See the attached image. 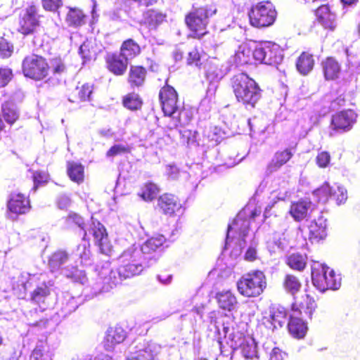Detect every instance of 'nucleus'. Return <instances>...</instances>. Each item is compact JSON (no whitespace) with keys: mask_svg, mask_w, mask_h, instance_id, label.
I'll return each mask as SVG.
<instances>
[{"mask_svg":"<svg viewBox=\"0 0 360 360\" xmlns=\"http://www.w3.org/2000/svg\"><path fill=\"white\" fill-rule=\"evenodd\" d=\"M125 260L119 259V266L113 270L108 266H103L98 274V285H101L99 292H108L121 283L122 281L139 275L145 268L144 264H129L127 257Z\"/></svg>","mask_w":360,"mask_h":360,"instance_id":"obj_1","label":"nucleus"},{"mask_svg":"<svg viewBox=\"0 0 360 360\" xmlns=\"http://www.w3.org/2000/svg\"><path fill=\"white\" fill-rule=\"evenodd\" d=\"M255 215V212L245 209L240 211L233 223L229 225L225 248H227L231 243L234 242L235 247L231 252L232 255H240L247 245V239L251 238L249 236V227L250 220L253 219Z\"/></svg>","mask_w":360,"mask_h":360,"instance_id":"obj_2","label":"nucleus"},{"mask_svg":"<svg viewBox=\"0 0 360 360\" xmlns=\"http://www.w3.org/2000/svg\"><path fill=\"white\" fill-rule=\"evenodd\" d=\"M232 88L237 101L246 108H253L262 97V90L256 82L245 73L232 78Z\"/></svg>","mask_w":360,"mask_h":360,"instance_id":"obj_3","label":"nucleus"},{"mask_svg":"<svg viewBox=\"0 0 360 360\" xmlns=\"http://www.w3.org/2000/svg\"><path fill=\"white\" fill-rule=\"evenodd\" d=\"M266 278L261 271H255L246 274L238 281V292L246 297L259 295L266 288Z\"/></svg>","mask_w":360,"mask_h":360,"instance_id":"obj_4","label":"nucleus"},{"mask_svg":"<svg viewBox=\"0 0 360 360\" xmlns=\"http://www.w3.org/2000/svg\"><path fill=\"white\" fill-rule=\"evenodd\" d=\"M276 11L270 1H262L253 6L248 13L250 24L255 27L271 25L276 18Z\"/></svg>","mask_w":360,"mask_h":360,"instance_id":"obj_5","label":"nucleus"},{"mask_svg":"<svg viewBox=\"0 0 360 360\" xmlns=\"http://www.w3.org/2000/svg\"><path fill=\"white\" fill-rule=\"evenodd\" d=\"M254 59L259 63L277 65L283 58V51L280 46L271 41H264L257 45L252 51Z\"/></svg>","mask_w":360,"mask_h":360,"instance_id":"obj_6","label":"nucleus"},{"mask_svg":"<svg viewBox=\"0 0 360 360\" xmlns=\"http://www.w3.org/2000/svg\"><path fill=\"white\" fill-rule=\"evenodd\" d=\"M216 13L207 7L193 8L185 18L188 27L194 32L195 37L200 38L206 32L204 30L208 23V18Z\"/></svg>","mask_w":360,"mask_h":360,"instance_id":"obj_7","label":"nucleus"},{"mask_svg":"<svg viewBox=\"0 0 360 360\" xmlns=\"http://www.w3.org/2000/svg\"><path fill=\"white\" fill-rule=\"evenodd\" d=\"M22 66L24 75L35 80L42 79L48 75L47 63L44 58L37 55L25 57Z\"/></svg>","mask_w":360,"mask_h":360,"instance_id":"obj_8","label":"nucleus"},{"mask_svg":"<svg viewBox=\"0 0 360 360\" xmlns=\"http://www.w3.org/2000/svg\"><path fill=\"white\" fill-rule=\"evenodd\" d=\"M162 109L165 115L176 117L180 107L177 104V94L175 89L169 85L163 86L159 94Z\"/></svg>","mask_w":360,"mask_h":360,"instance_id":"obj_9","label":"nucleus"},{"mask_svg":"<svg viewBox=\"0 0 360 360\" xmlns=\"http://www.w3.org/2000/svg\"><path fill=\"white\" fill-rule=\"evenodd\" d=\"M165 238L162 235H158L148 239L139 249L141 250V254L148 262L150 265L155 263L158 259L157 252L161 250Z\"/></svg>","mask_w":360,"mask_h":360,"instance_id":"obj_10","label":"nucleus"},{"mask_svg":"<svg viewBox=\"0 0 360 360\" xmlns=\"http://www.w3.org/2000/svg\"><path fill=\"white\" fill-rule=\"evenodd\" d=\"M89 232L93 235L95 243L99 247L101 252L105 255H109L111 252V245L103 225L99 221H93Z\"/></svg>","mask_w":360,"mask_h":360,"instance_id":"obj_11","label":"nucleus"},{"mask_svg":"<svg viewBox=\"0 0 360 360\" xmlns=\"http://www.w3.org/2000/svg\"><path fill=\"white\" fill-rule=\"evenodd\" d=\"M356 118V113L352 110L341 111L333 116L331 126L335 130L348 131Z\"/></svg>","mask_w":360,"mask_h":360,"instance_id":"obj_12","label":"nucleus"},{"mask_svg":"<svg viewBox=\"0 0 360 360\" xmlns=\"http://www.w3.org/2000/svg\"><path fill=\"white\" fill-rule=\"evenodd\" d=\"M105 60L110 72L117 76L123 75L125 73L129 60L120 53H108Z\"/></svg>","mask_w":360,"mask_h":360,"instance_id":"obj_13","label":"nucleus"},{"mask_svg":"<svg viewBox=\"0 0 360 360\" xmlns=\"http://www.w3.org/2000/svg\"><path fill=\"white\" fill-rule=\"evenodd\" d=\"M18 31L24 35L32 34L38 25L37 8L35 6L28 7L20 20Z\"/></svg>","mask_w":360,"mask_h":360,"instance_id":"obj_14","label":"nucleus"},{"mask_svg":"<svg viewBox=\"0 0 360 360\" xmlns=\"http://www.w3.org/2000/svg\"><path fill=\"white\" fill-rule=\"evenodd\" d=\"M157 346L152 342H139L131 348L127 360H149L153 358Z\"/></svg>","mask_w":360,"mask_h":360,"instance_id":"obj_15","label":"nucleus"},{"mask_svg":"<svg viewBox=\"0 0 360 360\" xmlns=\"http://www.w3.org/2000/svg\"><path fill=\"white\" fill-rule=\"evenodd\" d=\"M44 277L45 275H40V282L31 293V300L34 302H44L45 299L50 295L54 286V281L53 280L46 281Z\"/></svg>","mask_w":360,"mask_h":360,"instance_id":"obj_16","label":"nucleus"},{"mask_svg":"<svg viewBox=\"0 0 360 360\" xmlns=\"http://www.w3.org/2000/svg\"><path fill=\"white\" fill-rule=\"evenodd\" d=\"M329 270V267L314 262L311 266V280L314 285L320 291L324 292L327 290V281L326 278Z\"/></svg>","mask_w":360,"mask_h":360,"instance_id":"obj_17","label":"nucleus"},{"mask_svg":"<svg viewBox=\"0 0 360 360\" xmlns=\"http://www.w3.org/2000/svg\"><path fill=\"white\" fill-rule=\"evenodd\" d=\"M316 20L325 29L333 30L337 26L336 15L328 5H322L316 11Z\"/></svg>","mask_w":360,"mask_h":360,"instance_id":"obj_18","label":"nucleus"},{"mask_svg":"<svg viewBox=\"0 0 360 360\" xmlns=\"http://www.w3.org/2000/svg\"><path fill=\"white\" fill-rule=\"evenodd\" d=\"M158 207L162 213L172 215L181 208V205L176 196L165 193L159 197Z\"/></svg>","mask_w":360,"mask_h":360,"instance_id":"obj_19","label":"nucleus"},{"mask_svg":"<svg viewBox=\"0 0 360 360\" xmlns=\"http://www.w3.org/2000/svg\"><path fill=\"white\" fill-rule=\"evenodd\" d=\"M8 208L13 214H22L27 213L30 208V202L21 193H11L8 202Z\"/></svg>","mask_w":360,"mask_h":360,"instance_id":"obj_20","label":"nucleus"},{"mask_svg":"<svg viewBox=\"0 0 360 360\" xmlns=\"http://www.w3.org/2000/svg\"><path fill=\"white\" fill-rule=\"evenodd\" d=\"M326 219L321 214L317 219L312 220L309 225L311 238L317 240H322L326 236Z\"/></svg>","mask_w":360,"mask_h":360,"instance_id":"obj_21","label":"nucleus"},{"mask_svg":"<svg viewBox=\"0 0 360 360\" xmlns=\"http://www.w3.org/2000/svg\"><path fill=\"white\" fill-rule=\"evenodd\" d=\"M126 338L127 333L122 327L118 326L110 327L106 332L105 347L110 349L115 345L122 342Z\"/></svg>","mask_w":360,"mask_h":360,"instance_id":"obj_22","label":"nucleus"},{"mask_svg":"<svg viewBox=\"0 0 360 360\" xmlns=\"http://www.w3.org/2000/svg\"><path fill=\"white\" fill-rule=\"evenodd\" d=\"M312 203L307 200H301L291 205L290 214L296 221H301L307 217L308 212L312 211Z\"/></svg>","mask_w":360,"mask_h":360,"instance_id":"obj_23","label":"nucleus"},{"mask_svg":"<svg viewBox=\"0 0 360 360\" xmlns=\"http://www.w3.org/2000/svg\"><path fill=\"white\" fill-rule=\"evenodd\" d=\"M127 257L129 264H144V266H150V264L144 258L141 254V250L139 249V247L135 245H131L127 250H124L120 255L118 259L125 260Z\"/></svg>","mask_w":360,"mask_h":360,"instance_id":"obj_24","label":"nucleus"},{"mask_svg":"<svg viewBox=\"0 0 360 360\" xmlns=\"http://www.w3.org/2000/svg\"><path fill=\"white\" fill-rule=\"evenodd\" d=\"M288 327L290 333L297 339L303 338L308 330L307 323L300 316H290Z\"/></svg>","mask_w":360,"mask_h":360,"instance_id":"obj_25","label":"nucleus"},{"mask_svg":"<svg viewBox=\"0 0 360 360\" xmlns=\"http://www.w3.org/2000/svg\"><path fill=\"white\" fill-rule=\"evenodd\" d=\"M146 76V70L142 66L132 65L128 76V82L132 87L143 85Z\"/></svg>","mask_w":360,"mask_h":360,"instance_id":"obj_26","label":"nucleus"},{"mask_svg":"<svg viewBox=\"0 0 360 360\" xmlns=\"http://www.w3.org/2000/svg\"><path fill=\"white\" fill-rule=\"evenodd\" d=\"M324 76L326 79L332 80L337 78L340 72V65L339 63L333 58H327L322 63Z\"/></svg>","mask_w":360,"mask_h":360,"instance_id":"obj_27","label":"nucleus"},{"mask_svg":"<svg viewBox=\"0 0 360 360\" xmlns=\"http://www.w3.org/2000/svg\"><path fill=\"white\" fill-rule=\"evenodd\" d=\"M292 156L289 150L277 152L271 162L269 164L266 172L269 174L278 170L282 165L285 164Z\"/></svg>","mask_w":360,"mask_h":360,"instance_id":"obj_28","label":"nucleus"},{"mask_svg":"<svg viewBox=\"0 0 360 360\" xmlns=\"http://www.w3.org/2000/svg\"><path fill=\"white\" fill-rule=\"evenodd\" d=\"M217 299L219 307L228 311H233L238 304L236 297L229 290L217 293Z\"/></svg>","mask_w":360,"mask_h":360,"instance_id":"obj_29","label":"nucleus"},{"mask_svg":"<svg viewBox=\"0 0 360 360\" xmlns=\"http://www.w3.org/2000/svg\"><path fill=\"white\" fill-rule=\"evenodd\" d=\"M70 257L66 251L58 250L55 252L49 260V266L51 271H56L62 268L69 261Z\"/></svg>","mask_w":360,"mask_h":360,"instance_id":"obj_30","label":"nucleus"},{"mask_svg":"<svg viewBox=\"0 0 360 360\" xmlns=\"http://www.w3.org/2000/svg\"><path fill=\"white\" fill-rule=\"evenodd\" d=\"M166 19V15L156 10H148L144 14V21L150 29H156Z\"/></svg>","mask_w":360,"mask_h":360,"instance_id":"obj_31","label":"nucleus"},{"mask_svg":"<svg viewBox=\"0 0 360 360\" xmlns=\"http://www.w3.org/2000/svg\"><path fill=\"white\" fill-rule=\"evenodd\" d=\"M30 360H52V354L49 349L46 341H39L32 352Z\"/></svg>","mask_w":360,"mask_h":360,"instance_id":"obj_32","label":"nucleus"},{"mask_svg":"<svg viewBox=\"0 0 360 360\" xmlns=\"http://www.w3.org/2000/svg\"><path fill=\"white\" fill-rule=\"evenodd\" d=\"M85 15L82 11L77 8H69L65 22L69 26L79 27L84 24Z\"/></svg>","mask_w":360,"mask_h":360,"instance_id":"obj_33","label":"nucleus"},{"mask_svg":"<svg viewBox=\"0 0 360 360\" xmlns=\"http://www.w3.org/2000/svg\"><path fill=\"white\" fill-rule=\"evenodd\" d=\"M68 174L70 179L78 184L84 181V167L82 164L76 162H68Z\"/></svg>","mask_w":360,"mask_h":360,"instance_id":"obj_34","label":"nucleus"},{"mask_svg":"<svg viewBox=\"0 0 360 360\" xmlns=\"http://www.w3.org/2000/svg\"><path fill=\"white\" fill-rule=\"evenodd\" d=\"M314 61L313 56L307 53H302L298 58L296 66L297 70L302 75L308 74L313 68Z\"/></svg>","mask_w":360,"mask_h":360,"instance_id":"obj_35","label":"nucleus"},{"mask_svg":"<svg viewBox=\"0 0 360 360\" xmlns=\"http://www.w3.org/2000/svg\"><path fill=\"white\" fill-rule=\"evenodd\" d=\"M140 53V47L134 40L128 39L125 41L120 49V53L124 56L128 60L134 58Z\"/></svg>","mask_w":360,"mask_h":360,"instance_id":"obj_36","label":"nucleus"},{"mask_svg":"<svg viewBox=\"0 0 360 360\" xmlns=\"http://www.w3.org/2000/svg\"><path fill=\"white\" fill-rule=\"evenodd\" d=\"M2 116L8 124H13L19 117L16 106L13 103L5 102L1 107Z\"/></svg>","mask_w":360,"mask_h":360,"instance_id":"obj_37","label":"nucleus"},{"mask_svg":"<svg viewBox=\"0 0 360 360\" xmlns=\"http://www.w3.org/2000/svg\"><path fill=\"white\" fill-rule=\"evenodd\" d=\"M248 338L243 330L233 328V332L228 337L227 344L235 350L243 345Z\"/></svg>","mask_w":360,"mask_h":360,"instance_id":"obj_38","label":"nucleus"},{"mask_svg":"<svg viewBox=\"0 0 360 360\" xmlns=\"http://www.w3.org/2000/svg\"><path fill=\"white\" fill-rule=\"evenodd\" d=\"M62 274L67 278H70L73 282L84 284L87 281L85 272L75 266H72L71 269L67 267L63 268Z\"/></svg>","mask_w":360,"mask_h":360,"instance_id":"obj_39","label":"nucleus"},{"mask_svg":"<svg viewBox=\"0 0 360 360\" xmlns=\"http://www.w3.org/2000/svg\"><path fill=\"white\" fill-rule=\"evenodd\" d=\"M288 265L295 270L302 271L307 264V257L299 253L292 254L287 259Z\"/></svg>","mask_w":360,"mask_h":360,"instance_id":"obj_40","label":"nucleus"},{"mask_svg":"<svg viewBox=\"0 0 360 360\" xmlns=\"http://www.w3.org/2000/svg\"><path fill=\"white\" fill-rule=\"evenodd\" d=\"M214 94L211 88H208L205 97L200 101L198 111L201 112H208L212 110L215 105Z\"/></svg>","mask_w":360,"mask_h":360,"instance_id":"obj_41","label":"nucleus"},{"mask_svg":"<svg viewBox=\"0 0 360 360\" xmlns=\"http://www.w3.org/2000/svg\"><path fill=\"white\" fill-rule=\"evenodd\" d=\"M301 285L300 281L296 276L291 274H287L285 276L283 281L284 288L291 295L297 293L300 290Z\"/></svg>","mask_w":360,"mask_h":360,"instance_id":"obj_42","label":"nucleus"},{"mask_svg":"<svg viewBox=\"0 0 360 360\" xmlns=\"http://www.w3.org/2000/svg\"><path fill=\"white\" fill-rule=\"evenodd\" d=\"M172 119L174 127H177L179 126H186L188 124V123L191 121L192 114L188 110H181L179 108L178 112L176 114V117H172Z\"/></svg>","mask_w":360,"mask_h":360,"instance_id":"obj_43","label":"nucleus"},{"mask_svg":"<svg viewBox=\"0 0 360 360\" xmlns=\"http://www.w3.org/2000/svg\"><path fill=\"white\" fill-rule=\"evenodd\" d=\"M206 76L208 80L210 82V86L214 91L217 89L216 82H219L224 76L223 72L221 70L216 67H210L206 72Z\"/></svg>","mask_w":360,"mask_h":360,"instance_id":"obj_44","label":"nucleus"},{"mask_svg":"<svg viewBox=\"0 0 360 360\" xmlns=\"http://www.w3.org/2000/svg\"><path fill=\"white\" fill-rule=\"evenodd\" d=\"M239 348L241 349L242 354L245 359H252L256 356V345L253 339L250 338H248L243 345Z\"/></svg>","mask_w":360,"mask_h":360,"instance_id":"obj_45","label":"nucleus"},{"mask_svg":"<svg viewBox=\"0 0 360 360\" xmlns=\"http://www.w3.org/2000/svg\"><path fill=\"white\" fill-rule=\"evenodd\" d=\"M314 195L319 198V202H326L329 197L332 195V188L328 183H324L320 188L314 191Z\"/></svg>","mask_w":360,"mask_h":360,"instance_id":"obj_46","label":"nucleus"},{"mask_svg":"<svg viewBox=\"0 0 360 360\" xmlns=\"http://www.w3.org/2000/svg\"><path fill=\"white\" fill-rule=\"evenodd\" d=\"M159 192L158 186L153 183L146 184L143 188L141 197L145 200H152Z\"/></svg>","mask_w":360,"mask_h":360,"instance_id":"obj_47","label":"nucleus"},{"mask_svg":"<svg viewBox=\"0 0 360 360\" xmlns=\"http://www.w3.org/2000/svg\"><path fill=\"white\" fill-rule=\"evenodd\" d=\"M326 281H327V290H338L341 285L340 275H336L333 269L328 270Z\"/></svg>","mask_w":360,"mask_h":360,"instance_id":"obj_48","label":"nucleus"},{"mask_svg":"<svg viewBox=\"0 0 360 360\" xmlns=\"http://www.w3.org/2000/svg\"><path fill=\"white\" fill-rule=\"evenodd\" d=\"M141 101L136 94H129L123 101L124 107L132 110L139 108L141 106Z\"/></svg>","mask_w":360,"mask_h":360,"instance_id":"obj_49","label":"nucleus"},{"mask_svg":"<svg viewBox=\"0 0 360 360\" xmlns=\"http://www.w3.org/2000/svg\"><path fill=\"white\" fill-rule=\"evenodd\" d=\"M316 304L314 301L307 300L305 304L302 303L300 308L296 307V304H292V309L295 311H297L299 314H304L306 315H311L314 312Z\"/></svg>","mask_w":360,"mask_h":360,"instance_id":"obj_50","label":"nucleus"},{"mask_svg":"<svg viewBox=\"0 0 360 360\" xmlns=\"http://www.w3.org/2000/svg\"><path fill=\"white\" fill-rule=\"evenodd\" d=\"M338 205L345 203L347 200V191L341 186H338L336 189H332V195Z\"/></svg>","mask_w":360,"mask_h":360,"instance_id":"obj_51","label":"nucleus"},{"mask_svg":"<svg viewBox=\"0 0 360 360\" xmlns=\"http://www.w3.org/2000/svg\"><path fill=\"white\" fill-rule=\"evenodd\" d=\"M66 221L68 224L72 223L79 227L83 231V239L85 240L87 232L84 228V222L82 217L76 213L71 212L68 216Z\"/></svg>","mask_w":360,"mask_h":360,"instance_id":"obj_52","label":"nucleus"},{"mask_svg":"<svg viewBox=\"0 0 360 360\" xmlns=\"http://www.w3.org/2000/svg\"><path fill=\"white\" fill-rule=\"evenodd\" d=\"M13 51V45L4 38H0V57L2 58H8L11 56Z\"/></svg>","mask_w":360,"mask_h":360,"instance_id":"obj_53","label":"nucleus"},{"mask_svg":"<svg viewBox=\"0 0 360 360\" xmlns=\"http://www.w3.org/2000/svg\"><path fill=\"white\" fill-rule=\"evenodd\" d=\"M129 152V146L122 144H116L112 146L107 152V157H115L118 155Z\"/></svg>","mask_w":360,"mask_h":360,"instance_id":"obj_54","label":"nucleus"},{"mask_svg":"<svg viewBox=\"0 0 360 360\" xmlns=\"http://www.w3.org/2000/svg\"><path fill=\"white\" fill-rule=\"evenodd\" d=\"M77 255L79 256L82 262L89 260L91 255L89 245L86 243L79 245L77 248Z\"/></svg>","mask_w":360,"mask_h":360,"instance_id":"obj_55","label":"nucleus"},{"mask_svg":"<svg viewBox=\"0 0 360 360\" xmlns=\"http://www.w3.org/2000/svg\"><path fill=\"white\" fill-rule=\"evenodd\" d=\"M12 71L9 68H0V87H4L8 84L12 78Z\"/></svg>","mask_w":360,"mask_h":360,"instance_id":"obj_56","label":"nucleus"},{"mask_svg":"<svg viewBox=\"0 0 360 360\" xmlns=\"http://www.w3.org/2000/svg\"><path fill=\"white\" fill-rule=\"evenodd\" d=\"M240 51L237 54V58L240 60L242 63H248L250 61V56L252 52L250 48L246 46H241Z\"/></svg>","mask_w":360,"mask_h":360,"instance_id":"obj_57","label":"nucleus"},{"mask_svg":"<svg viewBox=\"0 0 360 360\" xmlns=\"http://www.w3.org/2000/svg\"><path fill=\"white\" fill-rule=\"evenodd\" d=\"M93 91V86L89 84L82 85L78 91V96L82 101L90 100L91 94Z\"/></svg>","mask_w":360,"mask_h":360,"instance_id":"obj_58","label":"nucleus"},{"mask_svg":"<svg viewBox=\"0 0 360 360\" xmlns=\"http://www.w3.org/2000/svg\"><path fill=\"white\" fill-rule=\"evenodd\" d=\"M90 43L84 41L79 47V53L84 59V61L90 60L92 57V53L90 51Z\"/></svg>","mask_w":360,"mask_h":360,"instance_id":"obj_59","label":"nucleus"},{"mask_svg":"<svg viewBox=\"0 0 360 360\" xmlns=\"http://www.w3.org/2000/svg\"><path fill=\"white\" fill-rule=\"evenodd\" d=\"M44 9L50 11H56L61 5L62 0H41Z\"/></svg>","mask_w":360,"mask_h":360,"instance_id":"obj_60","label":"nucleus"},{"mask_svg":"<svg viewBox=\"0 0 360 360\" xmlns=\"http://www.w3.org/2000/svg\"><path fill=\"white\" fill-rule=\"evenodd\" d=\"M330 160V156L327 152H321L316 156V162L320 167H326Z\"/></svg>","mask_w":360,"mask_h":360,"instance_id":"obj_61","label":"nucleus"},{"mask_svg":"<svg viewBox=\"0 0 360 360\" xmlns=\"http://www.w3.org/2000/svg\"><path fill=\"white\" fill-rule=\"evenodd\" d=\"M58 208L60 210L67 209L71 204V200L67 195H60L56 201Z\"/></svg>","mask_w":360,"mask_h":360,"instance_id":"obj_62","label":"nucleus"},{"mask_svg":"<svg viewBox=\"0 0 360 360\" xmlns=\"http://www.w3.org/2000/svg\"><path fill=\"white\" fill-rule=\"evenodd\" d=\"M166 175L171 180H176L179 176V169L175 165H167L166 167Z\"/></svg>","mask_w":360,"mask_h":360,"instance_id":"obj_63","label":"nucleus"},{"mask_svg":"<svg viewBox=\"0 0 360 360\" xmlns=\"http://www.w3.org/2000/svg\"><path fill=\"white\" fill-rule=\"evenodd\" d=\"M270 315H287L286 309L280 304H271L269 307Z\"/></svg>","mask_w":360,"mask_h":360,"instance_id":"obj_64","label":"nucleus"}]
</instances>
